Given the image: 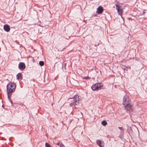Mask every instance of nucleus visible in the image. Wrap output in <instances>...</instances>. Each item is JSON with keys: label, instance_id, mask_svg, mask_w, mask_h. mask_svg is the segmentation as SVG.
I'll list each match as a JSON object with an SVG mask.
<instances>
[{"label": "nucleus", "instance_id": "nucleus-13", "mask_svg": "<svg viewBox=\"0 0 147 147\" xmlns=\"http://www.w3.org/2000/svg\"><path fill=\"white\" fill-rule=\"evenodd\" d=\"M118 128L121 130V133L123 134L124 132V129L121 127H118Z\"/></svg>", "mask_w": 147, "mask_h": 147}, {"label": "nucleus", "instance_id": "nucleus-3", "mask_svg": "<svg viewBox=\"0 0 147 147\" xmlns=\"http://www.w3.org/2000/svg\"><path fill=\"white\" fill-rule=\"evenodd\" d=\"M16 85L13 82H10L7 86V92L8 94V96L9 98V94L15 90Z\"/></svg>", "mask_w": 147, "mask_h": 147}, {"label": "nucleus", "instance_id": "nucleus-2", "mask_svg": "<svg viewBox=\"0 0 147 147\" xmlns=\"http://www.w3.org/2000/svg\"><path fill=\"white\" fill-rule=\"evenodd\" d=\"M69 101L71 102L69 104L70 106H74L75 108H78L79 98L78 95H76L73 97L69 98Z\"/></svg>", "mask_w": 147, "mask_h": 147}, {"label": "nucleus", "instance_id": "nucleus-18", "mask_svg": "<svg viewBox=\"0 0 147 147\" xmlns=\"http://www.w3.org/2000/svg\"><path fill=\"white\" fill-rule=\"evenodd\" d=\"M59 143H57L56 144H57V145H59Z\"/></svg>", "mask_w": 147, "mask_h": 147}, {"label": "nucleus", "instance_id": "nucleus-17", "mask_svg": "<svg viewBox=\"0 0 147 147\" xmlns=\"http://www.w3.org/2000/svg\"><path fill=\"white\" fill-rule=\"evenodd\" d=\"M84 78L86 79H89V77L88 76H87L86 77H84Z\"/></svg>", "mask_w": 147, "mask_h": 147}, {"label": "nucleus", "instance_id": "nucleus-11", "mask_svg": "<svg viewBox=\"0 0 147 147\" xmlns=\"http://www.w3.org/2000/svg\"><path fill=\"white\" fill-rule=\"evenodd\" d=\"M121 67L122 69L124 70H127L128 69V68L127 67L123 65H121Z\"/></svg>", "mask_w": 147, "mask_h": 147}, {"label": "nucleus", "instance_id": "nucleus-9", "mask_svg": "<svg viewBox=\"0 0 147 147\" xmlns=\"http://www.w3.org/2000/svg\"><path fill=\"white\" fill-rule=\"evenodd\" d=\"M4 30L7 32H9L10 30V28L8 25H5L3 27Z\"/></svg>", "mask_w": 147, "mask_h": 147}, {"label": "nucleus", "instance_id": "nucleus-16", "mask_svg": "<svg viewBox=\"0 0 147 147\" xmlns=\"http://www.w3.org/2000/svg\"><path fill=\"white\" fill-rule=\"evenodd\" d=\"M60 147H65L62 144H60Z\"/></svg>", "mask_w": 147, "mask_h": 147}, {"label": "nucleus", "instance_id": "nucleus-10", "mask_svg": "<svg viewBox=\"0 0 147 147\" xmlns=\"http://www.w3.org/2000/svg\"><path fill=\"white\" fill-rule=\"evenodd\" d=\"M22 75L20 73H18L17 75V78L18 79L21 78Z\"/></svg>", "mask_w": 147, "mask_h": 147}, {"label": "nucleus", "instance_id": "nucleus-12", "mask_svg": "<svg viewBox=\"0 0 147 147\" xmlns=\"http://www.w3.org/2000/svg\"><path fill=\"white\" fill-rule=\"evenodd\" d=\"M107 123L106 121L103 120L101 122V124L103 126H105L107 125Z\"/></svg>", "mask_w": 147, "mask_h": 147}, {"label": "nucleus", "instance_id": "nucleus-5", "mask_svg": "<svg viewBox=\"0 0 147 147\" xmlns=\"http://www.w3.org/2000/svg\"><path fill=\"white\" fill-rule=\"evenodd\" d=\"M116 9L117 10L118 14L122 18H123L122 17L123 8H122L121 7L117 4L116 5Z\"/></svg>", "mask_w": 147, "mask_h": 147}, {"label": "nucleus", "instance_id": "nucleus-4", "mask_svg": "<svg viewBox=\"0 0 147 147\" xmlns=\"http://www.w3.org/2000/svg\"><path fill=\"white\" fill-rule=\"evenodd\" d=\"M103 86L102 83H97L92 85L91 88L93 90H98L101 89Z\"/></svg>", "mask_w": 147, "mask_h": 147}, {"label": "nucleus", "instance_id": "nucleus-1", "mask_svg": "<svg viewBox=\"0 0 147 147\" xmlns=\"http://www.w3.org/2000/svg\"><path fill=\"white\" fill-rule=\"evenodd\" d=\"M122 104L126 110L127 111H130L132 110L133 105L127 95H125L123 97Z\"/></svg>", "mask_w": 147, "mask_h": 147}, {"label": "nucleus", "instance_id": "nucleus-6", "mask_svg": "<svg viewBox=\"0 0 147 147\" xmlns=\"http://www.w3.org/2000/svg\"><path fill=\"white\" fill-rule=\"evenodd\" d=\"M96 142L100 147H103L104 145V142L101 140H98L96 141Z\"/></svg>", "mask_w": 147, "mask_h": 147}, {"label": "nucleus", "instance_id": "nucleus-7", "mask_svg": "<svg viewBox=\"0 0 147 147\" xmlns=\"http://www.w3.org/2000/svg\"><path fill=\"white\" fill-rule=\"evenodd\" d=\"M18 67L21 70H23L25 68V65L24 63H20L18 65Z\"/></svg>", "mask_w": 147, "mask_h": 147}, {"label": "nucleus", "instance_id": "nucleus-8", "mask_svg": "<svg viewBox=\"0 0 147 147\" xmlns=\"http://www.w3.org/2000/svg\"><path fill=\"white\" fill-rule=\"evenodd\" d=\"M103 9L101 6L99 7L97 9L96 12L99 14H100L103 12Z\"/></svg>", "mask_w": 147, "mask_h": 147}, {"label": "nucleus", "instance_id": "nucleus-14", "mask_svg": "<svg viewBox=\"0 0 147 147\" xmlns=\"http://www.w3.org/2000/svg\"><path fill=\"white\" fill-rule=\"evenodd\" d=\"M39 64L41 66H43L44 64V62L43 61H40L39 63Z\"/></svg>", "mask_w": 147, "mask_h": 147}, {"label": "nucleus", "instance_id": "nucleus-15", "mask_svg": "<svg viewBox=\"0 0 147 147\" xmlns=\"http://www.w3.org/2000/svg\"><path fill=\"white\" fill-rule=\"evenodd\" d=\"M45 147H51V145L48 143H46L45 144Z\"/></svg>", "mask_w": 147, "mask_h": 147}]
</instances>
